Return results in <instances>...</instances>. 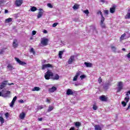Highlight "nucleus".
I'll return each mask as SVG.
<instances>
[{
    "label": "nucleus",
    "instance_id": "f257e3e1",
    "mask_svg": "<svg viewBox=\"0 0 130 130\" xmlns=\"http://www.w3.org/2000/svg\"><path fill=\"white\" fill-rule=\"evenodd\" d=\"M117 87L116 88V93H119L123 89V82L120 81L118 82Z\"/></svg>",
    "mask_w": 130,
    "mask_h": 130
},
{
    "label": "nucleus",
    "instance_id": "f03ea898",
    "mask_svg": "<svg viewBox=\"0 0 130 130\" xmlns=\"http://www.w3.org/2000/svg\"><path fill=\"white\" fill-rule=\"evenodd\" d=\"M53 76V73L50 71H48L46 74L45 75V78L46 80H49L50 78Z\"/></svg>",
    "mask_w": 130,
    "mask_h": 130
},
{
    "label": "nucleus",
    "instance_id": "7ed1b4c3",
    "mask_svg": "<svg viewBox=\"0 0 130 130\" xmlns=\"http://www.w3.org/2000/svg\"><path fill=\"white\" fill-rule=\"evenodd\" d=\"M15 60L20 64V66H25V64H27V63L24 61H21L17 57H15Z\"/></svg>",
    "mask_w": 130,
    "mask_h": 130
},
{
    "label": "nucleus",
    "instance_id": "20e7f679",
    "mask_svg": "<svg viewBox=\"0 0 130 130\" xmlns=\"http://www.w3.org/2000/svg\"><path fill=\"white\" fill-rule=\"evenodd\" d=\"M48 43V39L46 38H43L41 40V44L44 45V46H46L47 45V43Z\"/></svg>",
    "mask_w": 130,
    "mask_h": 130
},
{
    "label": "nucleus",
    "instance_id": "39448f33",
    "mask_svg": "<svg viewBox=\"0 0 130 130\" xmlns=\"http://www.w3.org/2000/svg\"><path fill=\"white\" fill-rule=\"evenodd\" d=\"M43 13H44L43 9L40 8L39 9V13L37 16L38 19L41 18V17H42V16H43Z\"/></svg>",
    "mask_w": 130,
    "mask_h": 130
},
{
    "label": "nucleus",
    "instance_id": "423d86ee",
    "mask_svg": "<svg viewBox=\"0 0 130 130\" xmlns=\"http://www.w3.org/2000/svg\"><path fill=\"white\" fill-rule=\"evenodd\" d=\"M74 61H75V56L72 55L69 58L68 62L69 64H72V63L74 62Z\"/></svg>",
    "mask_w": 130,
    "mask_h": 130
},
{
    "label": "nucleus",
    "instance_id": "0eeeda50",
    "mask_svg": "<svg viewBox=\"0 0 130 130\" xmlns=\"http://www.w3.org/2000/svg\"><path fill=\"white\" fill-rule=\"evenodd\" d=\"M22 4H23V0H16L15 1V6H16V7H20Z\"/></svg>",
    "mask_w": 130,
    "mask_h": 130
},
{
    "label": "nucleus",
    "instance_id": "6e6552de",
    "mask_svg": "<svg viewBox=\"0 0 130 130\" xmlns=\"http://www.w3.org/2000/svg\"><path fill=\"white\" fill-rule=\"evenodd\" d=\"M7 85H8V81H3L1 85L0 89H1V90L4 89Z\"/></svg>",
    "mask_w": 130,
    "mask_h": 130
},
{
    "label": "nucleus",
    "instance_id": "1a4fd4ad",
    "mask_svg": "<svg viewBox=\"0 0 130 130\" xmlns=\"http://www.w3.org/2000/svg\"><path fill=\"white\" fill-rule=\"evenodd\" d=\"M48 68H52V65H51V64L48 63L43 64L42 66V70H45V69H47Z\"/></svg>",
    "mask_w": 130,
    "mask_h": 130
},
{
    "label": "nucleus",
    "instance_id": "9d476101",
    "mask_svg": "<svg viewBox=\"0 0 130 130\" xmlns=\"http://www.w3.org/2000/svg\"><path fill=\"white\" fill-rule=\"evenodd\" d=\"M17 96H15L12 100V101L10 104V107H13L14 105L15 104V102H16V101L17 100Z\"/></svg>",
    "mask_w": 130,
    "mask_h": 130
},
{
    "label": "nucleus",
    "instance_id": "9b49d317",
    "mask_svg": "<svg viewBox=\"0 0 130 130\" xmlns=\"http://www.w3.org/2000/svg\"><path fill=\"white\" fill-rule=\"evenodd\" d=\"M80 75H81V72H78L76 73V76L73 78L74 82H76L78 80V77H80Z\"/></svg>",
    "mask_w": 130,
    "mask_h": 130
},
{
    "label": "nucleus",
    "instance_id": "f8f14e48",
    "mask_svg": "<svg viewBox=\"0 0 130 130\" xmlns=\"http://www.w3.org/2000/svg\"><path fill=\"white\" fill-rule=\"evenodd\" d=\"M100 100L104 102L107 101V98H106L105 95H102L100 96Z\"/></svg>",
    "mask_w": 130,
    "mask_h": 130
},
{
    "label": "nucleus",
    "instance_id": "ddd939ff",
    "mask_svg": "<svg viewBox=\"0 0 130 130\" xmlns=\"http://www.w3.org/2000/svg\"><path fill=\"white\" fill-rule=\"evenodd\" d=\"M2 92L4 93L3 97H8L9 95H10V93H11L10 91H6V92H4V91H3Z\"/></svg>",
    "mask_w": 130,
    "mask_h": 130
},
{
    "label": "nucleus",
    "instance_id": "4468645a",
    "mask_svg": "<svg viewBox=\"0 0 130 130\" xmlns=\"http://www.w3.org/2000/svg\"><path fill=\"white\" fill-rule=\"evenodd\" d=\"M73 94H74V92H73V90H72V89H67V95H73Z\"/></svg>",
    "mask_w": 130,
    "mask_h": 130
},
{
    "label": "nucleus",
    "instance_id": "2eb2a0df",
    "mask_svg": "<svg viewBox=\"0 0 130 130\" xmlns=\"http://www.w3.org/2000/svg\"><path fill=\"white\" fill-rule=\"evenodd\" d=\"M55 91H56V87L53 86L51 88L49 89V92L50 93H53Z\"/></svg>",
    "mask_w": 130,
    "mask_h": 130
},
{
    "label": "nucleus",
    "instance_id": "dca6fc26",
    "mask_svg": "<svg viewBox=\"0 0 130 130\" xmlns=\"http://www.w3.org/2000/svg\"><path fill=\"white\" fill-rule=\"evenodd\" d=\"M13 46L14 48L18 47V42L17 40H14L13 43Z\"/></svg>",
    "mask_w": 130,
    "mask_h": 130
},
{
    "label": "nucleus",
    "instance_id": "f3484780",
    "mask_svg": "<svg viewBox=\"0 0 130 130\" xmlns=\"http://www.w3.org/2000/svg\"><path fill=\"white\" fill-rule=\"evenodd\" d=\"M100 15H101V23H104V21L105 20V18L104 17L103 14H102V12H100Z\"/></svg>",
    "mask_w": 130,
    "mask_h": 130
},
{
    "label": "nucleus",
    "instance_id": "a211bd4d",
    "mask_svg": "<svg viewBox=\"0 0 130 130\" xmlns=\"http://www.w3.org/2000/svg\"><path fill=\"white\" fill-rule=\"evenodd\" d=\"M25 116H26V114L24 112H22L20 113L19 117L20 119H24V118H25Z\"/></svg>",
    "mask_w": 130,
    "mask_h": 130
},
{
    "label": "nucleus",
    "instance_id": "6ab92c4d",
    "mask_svg": "<svg viewBox=\"0 0 130 130\" xmlns=\"http://www.w3.org/2000/svg\"><path fill=\"white\" fill-rule=\"evenodd\" d=\"M84 64L86 66V68H91L92 67L91 63L85 62Z\"/></svg>",
    "mask_w": 130,
    "mask_h": 130
},
{
    "label": "nucleus",
    "instance_id": "aec40b11",
    "mask_svg": "<svg viewBox=\"0 0 130 130\" xmlns=\"http://www.w3.org/2000/svg\"><path fill=\"white\" fill-rule=\"evenodd\" d=\"M109 86H110V83H106L103 86L104 89H105V90H107V89H108V87H109Z\"/></svg>",
    "mask_w": 130,
    "mask_h": 130
},
{
    "label": "nucleus",
    "instance_id": "412c9836",
    "mask_svg": "<svg viewBox=\"0 0 130 130\" xmlns=\"http://www.w3.org/2000/svg\"><path fill=\"white\" fill-rule=\"evenodd\" d=\"M7 68L9 71H13V69H14L13 68V66H12V64H8V65L7 66Z\"/></svg>",
    "mask_w": 130,
    "mask_h": 130
},
{
    "label": "nucleus",
    "instance_id": "4be33fe9",
    "mask_svg": "<svg viewBox=\"0 0 130 130\" xmlns=\"http://www.w3.org/2000/svg\"><path fill=\"white\" fill-rule=\"evenodd\" d=\"M53 108H54L53 106H49L47 110V112H50L51 111H52V110H53Z\"/></svg>",
    "mask_w": 130,
    "mask_h": 130
},
{
    "label": "nucleus",
    "instance_id": "5701e85b",
    "mask_svg": "<svg viewBox=\"0 0 130 130\" xmlns=\"http://www.w3.org/2000/svg\"><path fill=\"white\" fill-rule=\"evenodd\" d=\"M94 129L95 130H102L101 127L99 125H94Z\"/></svg>",
    "mask_w": 130,
    "mask_h": 130
},
{
    "label": "nucleus",
    "instance_id": "b1692460",
    "mask_svg": "<svg viewBox=\"0 0 130 130\" xmlns=\"http://www.w3.org/2000/svg\"><path fill=\"white\" fill-rule=\"evenodd\" d=\"M110 12L111 14H113L115 12V7H112L110 9Z\"/></svg>",
    "mask_w": 130,
    "mask_h": 130
},
{
    "label": "nucleus",
    "instance_id": "393cba45",
    "mask_svg": "<svg viewBox=\"0 0 130 130\" xmlns=\"http://www.w3.org/2000/svg\"><path fill=\"white\" fill-rule=\"evenodd\" d=\"M30 11L31 12H35L36 11H37V8H36V7H31V9H30Z\"/></svg>",
    "mask_w": 130,
    "mask_h": 130
},
{
    "label": "nucleus",
    "instance_id": "a878e982",
    "mask_svg": "<svg viewBox=\"0 0 130 130\" xmlns=\"http://www.w3.org/2000/svg\"><path fill=\"white\" fill-rule=\"evenodd\" d=\"M79 5L76 4L74 5L73 8L74 9V10H78V9H79Z\"/></svg>",
    "mask_w": 130,
    "mask_h": 130
},
{
    "label": "nucleus",
    "instance_id": "bb28decb",
    "mask_svg": "<svg viewBox=\"0 0 130 130\" xmlns=\"http://www.w3.org/2000/svg\"><path fill=\"white\" fill-rule=\"evenodd\" d=\"M32 91H40V88L39 87H35L34 88H32Z\"/></svg>",
    "mask_w": 130,
    "mask_h": 130
},
{
    "label": "nucleus",
    "instance_id": "cd10ccee",
    "mask_svg": "<svg viewBox=\"0 0 130 130\" xmlns=\"http://www.w3.org/2000/svg\"><path fill=\"white\" fill-rule=\"evenodd\" d=\"M53 79V80H58V79H59V76H58V75L57 74H56L55 75H54Z\"/></svg>",
    "mask_w": 130,
    "mask_h": 130
},
{
    "label": "nucleus",
    "instance_id": "c85d7f7f",
    "mask_svg": "<svg viewBox=\"0 0 130 130\" xmlns=\"http://www.w3.org/2000/svg\"><path fill=\"white\" fill-rule=\"evenodd\" d=\"M125 19H130V12H128L125 17Z\"/></svg>",
    "mask_w": 130,
    "mask_h": 130
},
{
    "label": "nucleus",
    "instance_id": "c756f323",
    "mask_svg": "<svg viewBox=\"0 0 130 130\" xmlns=\"http://www.w3.org/2000/svg\"><path fill=\"white\" fill-rule=\"evenodd\" d=\"M62 53H63V51H60L59 52V54H58V55H59V57L60 58H61L62 57V56L61 55H62Z\"/></svg>",
    "mask_w": 130,
    "mask_h": 130
},
{
    "label": "nucleus",
    "instance_id": "7c9ffc66",
    "mask_svg": "<svg viewBox=\"0 0 130 130\" xmlns=\"http://www.w3.org/2000/svg\"><path fill=\"white\" fill-rule=\"evenodd\" d=\"M75 126H76L77 127L81 126V123H80V122H75Z\"/></svg>",
    "mask_w": 130,
    "mask_h": 130
},
{
    "label": "nucleus",
    "instance_id": "2f4dec72",
    "mask_svg": "<svg viewBox=\"0 0 130 130\" xmlns=\"http://www.w3.org/2000/svg\"><path fill=\"white\" fill-rule=\"evenodd\" d=\"M127 103L126 102L122 101L121 102V104L123 107H125L126 106V104Z\"/></svg>",
    "mask_w": 130,
    "mask_h": 130
},
{
    "label": "nucleus",
    "instance_id": "473e14b6",
    "mask_svg": "<svg viewBox=\"0 0 130 130\" xmlns=\"http://www.w3.org/2000/svg\"><path fill=\"white\" fill-rule=\"evenodd\" d=\"M111 48L114 52H115L116 51V48H115V47L111 46Z\"/></svg>",
    "mask_w": 130,
    "mask_h": 130
},
{
    "label": "nucleus",
    "instance_id": "72a5a7b5",
    "mask_svg": "<svg viewBox=\"0 0 130 130\" xmlns=\"http://www.w3.org/2000/svg\"><path fill=\"white\" fill-rule=\"evenodd\" d=\"M5 2L6 0H0V6L2 7V6L5 4Z\"/></svg>",
    "mask_w": 130,
    "mask_h": 130
},
{
    "label": "nucleus",
    "instance_id": "f704fd0d",
    "mask_svg": "<svg viewBox=\"0 0 130 130\" xmlns=\"http://www.w3.org/2000/svg\"><path fill=\"white\" fill-rule=\"evenodd\" d=\"M124 37H125V34H123L121 37L120 38V40H123L124 39Z\"/></svg>",
    "mask_w": 130,
    "mask_h": 130
},
{
    "label": "nucleus",
    "instance_id": "c9c22d12",
    "mask_svg": "<svg viewBox=\"0 0 130 130\" xmlns=\"http://www.w3.org/2000/svg\"><path fill=\"white\" fill-rule=\"evenodd\" d=\"M6 22L7 23H10V22H12V18H9L6 19Z\"/></svg>",
    "mask_w": 130,
    "mask_h": 130
},
{
    "label": "nucleus",
    "instance_id": "e433bc0d",
    "mask_svg": "<svg viewBox=\"0 0 130 130\" xmlns=\"http://www.w3.org/2000/svg\"><path fill=\"white\" fill-rule=\"evenodd\" d=\"M0 121L2 124L5 122V120L3 117H0Z\"/></svg>",
    "mask_w": 130,
    "mask_h": 130
},
{
    "label": "nucleus",
    "instance_id": "4c0bfd02",
    "mask_svg": "<svg viewBox=\"0 0 130 130\" xmlns=\"http://www.w3.org/2000/svg\"><path fill=\"white\" fill-rule=\"evenodd\" d=\"M101 26L102 28H105V24L104 22H101Z\"/></svg>",
    "mask_w": 130,
    "mask_h": 130
},
{
    "label": "nucleus",
    "instance_id": "58836bf2",
    "mask_svg": "<svg viewBox=\"0 0 130 130\" xmlns=\"http://www.w3.org/2000/svg\"><path fill=\"white\" fill-rule=\"evenodd\" d=\"M30 52L32 53V54H35V51H34V49L31 48L30 50Z\"/></svg>",
    "mask_w": 130,
    "mask_h": 130
},
{
    "label": "nucleus",
    "instance_id": "ea45409f",
    "mask_svg": "<svg viewBox=\"0 0 130 130\" xmlns=\"http://www.w3.org/2000/svg\"><path fill=\"white\" fill-rule=\"evenodd\" d=\"M47 7H48L49 8H50V9H52L53 8L52 5L50 3H49L47 4Z\"/></svg>",
    "mask_w": 130,
    "mask_h": 130
},
{
    "label": "nucleus",
    "instance_id": "a19ab883",
    "mask_svg": "<svg viewBox=\"0 0 130 130\" xmlns=\"http://www.w3.org/2000/svg\"><path fill=\"white\" fill-rule=\"evenodd\" d=\"M84 14H86V15H89V10H86L83 11Z\"/></svg>",
    "mask_w": 130,
    "mask_h": 130
},
{
    "label": "nucleus",
    "instance_id": "79ce46f5",
    "mask_svg": "<svg viewBox=\"0 0 130 130\" xmlns=\"http://www.w3.org/2000/svg\"><path fill=\"white\" fill-rule=\"evenodd\" d=\"M92 108L93 110H97V108H98V107H97L95 105H93Z\"/></svg>",
    "mask_w": 130,
    "mask_h": 130
},
{
    "label": "nucleus",
    "instance_id": "37998d69",
    "mask_svg": "<svg viewBox=\"0 0 130 130\" xmlns=\"http://www.w3.org/2000/svg\"><path fill=\"white\" fill-rule=\"evenodd\" d=\"M80 78L81 80H83V79H85V78H86V76L85 75H81Z\"/></svg>",
    "mask_w": 130,
    "mask_h": 130
},
{
    "label": "nucleus",
    "instance_id": "c03bdc74",
    "mask_svg": "<svg viewBox=\"0 0 130 130\" xmlns=\"http://www.w3.org/2000/svg\"><path fill=\"white\" fill-rule=\"evenodd\" d=\"M98 82H99V83H100V84L101 83H102V79H101V77H100V78H99V79H98Z\"/></svg>",
    "mask_w": 130,
    "mask_h": 130
},
{
    "label": "nucleus",
    "instance_id": "a18cd8bd",
    "mask_svg": "<svg viewBox=\"0 0 130 130\" xmlns=\"http://www.w3.org/2000/svg\"><path fill=\"white\" fill-rule=\"evenodd\" d=\"M38 109H39V110L43 109V106H38Z\"/></svg>",
    "mask_w": 130,
    "mask_h": 130
},
{
    "label": "nucleus",
    "instance_id": "49530a36",
    "mask_svg": "<svg viewBox=\"0 0 130 130\" xmlns=\"http://www.w3.org/2000/svg\"><path fill=\"white\" fill-rule=\"evenodd\" d=\"M5 117H6V118H8V117H9V113L7 112L6 113H5Z\"/></svg>",
    "mask_w": 130,
    "mask_h": 130
},
{
    "label": "nucleus",
    "instance_id": "de8ad7c7",
    "mask_svg": "<svg viewBox=\"0 0 130 130\" xmlns=\"http://www.w3.org/2000/svg\"><path fill=\"white\" fill-rule=\"evenodd\" d=\"M108 13H109L108 10H105L104 11L105 15H108Z\"/></svg>",
    "mask_w": 130,
    "mask_h": 130
},
{
    "label": "nucleus",
    "instance_id": "09e8293b",
    "mask_svg": "<svg viewBox=\"0 0 130 130\" xmlns=\"http://www.w3.org/2000/svg\"><path fill=\"white\" fill-rule=\"evenodd\" d=\"M56 26H57V23L55 22L52 25V27H56Z\"/></svg>",
    "mask_w": 130,
    "mask_h": 130
},
{
    "label": "nucleus",
    "instance_id": "8fccbe9b",
    "mask_svg": "<svg viewBox=\"0 0 130 130\" xmlns=\"http://www.w3.org/2000/svg\"><path fill=\"white\" fill-rule=\"evenodd\" d=\"M19 103H24V101L23 100H20L18 101Z\"/></svg>",
    "mask_w": 130,
    "mask_h": 130
},
{
    "label": "nucleus",
    "instance_id": "3c124183",
    "mask_svg": "<svg viewBox=\"0 0 130 130\" xmlns=\"http://www.w3.org/2000/svg\"><path fill=\"white\" fill-rule=\"evenodd\" d=\"M32 35H36V31L33 30V31H32Z\"/></svg>",
    "mask_w": 130,
    "mask_h": 130
},
{
    "label": "nucleus",
    "instance_id": "603ef678",
    "mask_svg": "<svg viewBox=\"0 0 130 130\" xmlns=\"http://www.w3.org/2000/svg\"><path fill=\"white\" fill-rule=\"evenodd\" d=\"M46 60H43L42 61V64H44V63H46Z\"/></svg>",
    "mask_w": 130,
    "mask_h": 130
},
{
    "label": "nucleus",
    "instance_id": "864d4df0",
    "mask_svg": "<svg viewBox=\"0 0 130 130\" xmlns=\"http://www.w3.org/2000/svg\"><path fill=\"white\" fill-rule=\"evenodd\" d=\"M129 108H130V103L129 104L128 107L126 109V111H127V110H128V109H129Z\"/></svg>",
    "mask_w": 130,
    "mask_h": 130
},
{
    "label": "nucleus",
    "instance_id": "5fc2aeb1",
    "mask_svg": "<svg viewBox=\"0 0 130 130\" xmlns=\"http://www.w3.org/2000/svg\"><path fill=\"white\" fill-rule=\"evenodd\" d=\"M43 33H44V34H47V30H46V29H44V30H43Z\"/></svg>",
    "mask_w": 130,
    "mask_h": 130
},
{
    "label": "nucleus",
    "instance_id": "6e6d98bb",
    "mask_svg": "<svg viewBox=\"0 0 130 130\" xmlns=\"http://www.w3.org/2000/svg\"><path fill=\"white\" fill-rule=\"evenodd\" d=\"M128 58H130V52L126 55Z\"/></svg>",
    "mask_w": 130,
    "mask_h": 130
},
{
    "label": "nucleus",
    "instance_id": "4d7b16f0",
    "mask_svg": "<svg viewBox=\"0 0 130 130\" xmlns=\"http://www.w3.org/2000/svg\"><path fill=\"white\" fill-rule=\"evenodd\" d=\"M46 102L48 103H50V100H49L48 99H46Z\"/></svg>",
    "mask_w": 130,
    "mask_h": 130
},
{
    "label": "nucleus",
    "instance_id": "13d9d810",
    "mask_svg": "<svg viewBox=\"0 0 130 130\" xmlns=\"http://www.w3.org/2000/svg\"><path fill=\"white\" fill-rule=\"evenodd\" d=\"M38 120L39 121H42V118H38Z\"/></svg>",
    "mask_w": 130,
    "mask_h": 130
},
{
    "label": "nucleus",
    "instance_id": "bf43d9fd",
    "mask_svg": "<svg viewBox=\"0 0 130 130\" xmlns=\"http://www.w3.org/2000/svg\"><path fill=\"white\" fill-rule=\"evenodd\" d=\"M8 12H9V11H8V10H5V14H8Z\"/></svg>",
    "mask_w": 130,
    "mask_h": 130
},
{
    "label": "nucleus",
    "instance_id": "052dcab7",
    "mask_svg": "<svg viewBox=\"0 0 130 130\" xmlns=\"http://www.w3.org/2000/svg\"><path fill=\"white\" fill-rule=\"evenodd\" d=\"M8 85H9V86H11L12 85H14V83H8Z\"/></svg>",
    "mask_w": 130,
    "mask_h": 130
},
{
    "label": "nucleus",
    "instance_id": "680f3d73",
    "mask_svg": "<svg viewBox=\"0 0 130 130\" xmlns=\"http://www.w3.org/2000/svg\"><path fill=\"white\" fill-rule=\"evenodd\" d=\"M69 130H75V127H72L70 128V129Z\"/></svg>",
    "mask_w": 130,
    "mask_h": 130
},
{
    "label": "nucleus",
    "instance_id": "e2e57ef3",
    "mask_svg": "<svg viewBox=\"0 0 130 130\" xmlns=\"http://www.w3.org/2000/svg\"><path fill=\"white\" fill-rule=\"evenodd\" d=\"M0 96H4V94H2V92L0 91Z\"/></svg>",
    "mask_w": 130,
    "mask_h": 130
},
{
    "label": "nucleus",
    "instance_id": "0e129e2a",
    "mask_svg": "<svg viewBox=\"0 0 130 130\" xmlns=\"http://www.w3.org/2000/svg\"><path fill=\"white\" fill-rule=\"evenodd\" d=\"M105 1V0H101V2L102 3H104Z\"/></svg>",
    "mask_w": 130,
    "mask_h": 130
},
{
    "label": "nucleus",
    "instance_id": "69168bd1",
    "mask_svg": "<svg viewBox=\"0 0 130 130\" xmlns=\"http://www.w3.org/2000/svg\"><path fill=\"white\" fill-rule=\"evenodd\" d=\"M122 50H123V51H125V48H122Z\"/></svg>",
    "mask_w": 130,
    "mask_h": 130
},
{
    "label": "nucleus",
    "instance_id": "338daca9",
    "mask_svg": "<svg viewBox=\"0 0 130 130\" xmlns=\"http://www.w3.org/2000/svg\"><path fill=\"white\" fill-rule=\"evenodd\" d=\"M100 12H101V11H99L98 13H97V14L98 15H99V14H100Z\"/></svg>",
    "mask_w": 130,
    "mask_h": 130
},
{
    "label": "nucleus",
    "instance_id": "774afa93",
    "mask_svg": "<svg viewBox=\"0 0 130 130\" xmlns=\"http://www.w3.org/2000/svg\"><path fill=\"white\" fill-rule=\"evenodd\" d=\"M2 53H3V52L1 51L0 52V54H2Z\"/></svg>",
    "mask_w": 130,
    "mask_h": 130
}]
</instances>
